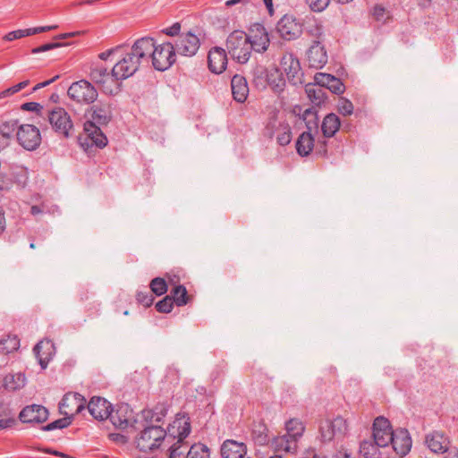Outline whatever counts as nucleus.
Returning <instances> with one entry per match:
<instances>
[{"label":"nucleus","instance_id":"62","mask_svg":"<svg viewBox=\"0 0 458 458\" xmlns=\"http://www.w3.org/2000/svg\"><path fill=\"white\" fill-rule=\"evenodd\" d=\"M29 36H32L35 34L42 33L41 26L40 27H35V28H29L27 29Z\"/></svg>","mask_w":458,"mask_h":458},{"label":"nucleus","instance_id":"64","mask_svg":"<svg viewBox=\"0 0 458 458\" xmlns=\"http://www.w3.org/2000/svg\"><path fill=\"white\" fill-rule=\"evenodd\" d=\"M58 78H59V76H58V75H56V76H55L54 78H52V79H50V80H48V81H46L40 82V83H39V84H40V87H41V88L47 87V86L50 85L52 82H54V81H55L56 79H58Z\"/></svg>","mask_w":458,"mask_h":458},{"label":"nucleus","instance_id":"53","mask_svg":"<svg viewBox=\"0 0 458 458\" xmlns=\"http://www.w3.org/2000/svg\"><path fill=\"white\" fill-rule=\"evenodd\" d=\"M137 301L144 307H149L152 305L154 299L152 295L147 292H139L137 293Z\"/></svg>","mask_w":458,"mask_h":458},{"label":"nucleus","instance_id":"9","mask_svg":"<svg viewBox=\"0 0 458 458\" xmlns=\"http://www.w3.org/2000/svg\"><path fill=\"white\" fill-rule=\"evenodd\" d=\"M16 137L19 144L27 150H35L41 143L38 128L31 124L20 125Z\"/></svg>","mask_w":458,"mask_h":458},{"label":"nucleus","instance_id":"59","mask_svg":"<svg viewBox=\"0 0 458 458\" xmlns=\"http://www.w3.org/2000/svg\"><path fill=\"white\" fill-rule=\"evenodd\" d=\"M82 34V31H72V32H67V33H62L58 34L55 37V39H66L70 38L72 37L79 36Z\"/></svg>","mask_w":458,"mask_h":458},{"label":"nucleus","instance_id":"54","mask_svg":"<svg viewBox=\"0 0 458 458\" xmlns=\"http://www.w3.org/2000/svg\"><path fill=\"white\" fill-rule=\"evenodd\" d=\"M121 51H123V46H117L115 47L110 48L106 51H104L99 54L98 57L101 60H107L113 55H118Z\"/></svg>","mask_w":458,"mask_h":458},{"label":"nucleus","instance_id":"42","mask_svg":"<svg viewBox=\"0 0 458 458\" xmlns=\"http://www.w3.org/2000/svg\"><path fill=\"white\" fill-rule=\"evenodd\" d=\"M12 175L15 182L21 186L25 187L29 181V171L23 166H15L12 170Z\"/></svg>","mask_w":458,"mask_h":458},{"label":"nucleus","instance_id":"7","mask_svg":"<svg viewBox=\"0 0 458 458\" xmlns=\"http://www.w3.org/2000/svg\"><path fill=\"white\" fill-rule=\"evenodd\" d=\"M45 117L47 118L54 131L64 138L70 136L73 124L69 114L62 107L47 110Z\"/></svg>","mask_w":458,"mask_h":458},{"label":"nucleus","instance_id":"12","mask_svg":"<svg viewBox=\"0 0 458 458\" xmlns=\"http://www.w3.org/2000/svg\"><path fill=\"white\" fill-rule=\"evenodd\" d=\"M85 398L78 393H68L64 395L59 403L60 412L72 419L80 413L85 407Z\"/></svg>","mask_w":458,"mask_h":458},{"label":"nucleus","instance_id":"44","mask_svg":"<svg viewBox=\"0 0 458 458\" xmlns=\"http://www.w3.org/2000/svg\"><path fill=\"white\" fill-rule=\"evenodd\" d=\"M151 291L157 296L163 295L167 291V284L161 277L154 278L150 283Z\"/></svg>","mask_w":458,"mask_h":458},{"label":"nucleus","instance_id":"58","mask_svg":"<svg viewBox=\"0 0 458 458\" xmlns=\"http://www.w3.org/2000/svg\"><path fill=\"white\" fill-rule=\"evenodd\" d=\"M109 437L114 442L119 443V444H125L127 442V437L120 433H112L109 435Z\"/></svg>","mask_w":458,"mask_h":458},{"label":"nucleus","instance_id":"11","mask_svg":"<svg viewBox=\"0 0 458 458\" xmlns=\"http://www.w3.org/2000/svg\"><path fill=\"white\" fill-rule=\"evenodd\" d=\"M282 70L286 74L288 81L293 84H301L303 73L297 57L292 53H285L280 61Z\"/></svg>","mask_w":458,"mask_h":458},{"label":"nucleus","instance_id":"8","mask_svg":"<svg viewBox=\"0 0 458 458\" xmlns=\"http://www.w3.org/2000/svg\"><path fill=\"white\" fill-rule=\"evenodd\" d=\"M68 96L81 104H91L98 98V91L95 87L86 80L73 82L68 89Z\"/></svg>","mask_w":458,"mask_h":458},{"label":"nucleus","instance_id":"15","mask_svg":"<svg viewBox=\"0 0 458 458\" xmlns=\"http://www.w3.org/2000/svg\"><path fill=\"white\" fill-rule=\"evenodd\" d=\"M108 418L115 428L122 429L133 426L134 422H136L133 411L127 403L118 405L114 411L111 409Z\"/></svg>","mask_w":458,"mask_h":458},{"label":"nucleus","instance_id":"60","mask_svg":"<svg viewBox=\"0 0 458 458\" xmlns=\"http://www.w3.org/2000/svg\"><path fill=\"white\" fill-rule=\"evenodd\" d=\"M6 228V221L4 216V211L0 207V234H2Z\"/></svg>","mask_w":458,"mask_h":458},{"label":"nucleus","instance_id":"1","mask_svg":"<svg viewBox=\"0 0 458 458\" xmlns=\"http://www.w3.org/2000/svg\"><path fill=\"white\" fill-rule=\"evenodd\" d=\"M165 410L156 408L155 410L143 411V416L149 425L146 426L136 439L137 448L144 453L152 452L160 447L161 444L168 441V438H178V443L189 436L191 432V423L189 418L185 416H177L170 424L167 430H165L159 423L165 416Z\"/></svg>","mask_w":458,"mask_h":458},{"label":"nucleus","instance_id":"39","mask_svg":"<svg viewBox=\"0 0 458 458\" xmlns=\"http://www.w3.org/2000/svg\"><path fill=\"white\" fill-rule=\"evenodd\" d=\"M375 441L364 440L360 445V454L363 458H380V453Z\"/></svg>","mask_w":458,"mask_h":458},{"label":"nucleus","instance_id":"20","mask_svg":"<svg viewBox=\"0 0 458 458\" xmlns=\"http://www.w3.org/2000/svg\"><path fill=\"white\" fill-rule=\"evenodd\" d=\"M48 411L42 405L26 406L20 412V420L24 423H41L47 420Z\"/></svg>","mask_w":458,"mask_h":458},{"label":"nucleus","instance_id":"40","mask_svg":"<svg viewBox=\"0 0 458 458\" xmlns=\"http://www.w3.org/2000/svg\"><path fill=\"white\" fill-rule=\"evenodd\" d=\"M275 138L281 146H286L291 142L292 131L290 125L285 121L283 122Z\"/></svg>","mask_w":458,"mask_h":458},{"label":"nucleus","instance_id":"3","mask_svg":"<svg viewBox=\"0 0 458 458\" xmlns=\"http://www.w3.org/2000/svg\"><path fill=\"white\" fill-rule=\"evenodd\" d=\"M146 43L150 46V51L147 54V64L151 62L153 67L158 71H165L175 62L176 50L173 43L166 42L156 45L153 38L144 37Z\"/></svg>","mask_w":458,"mask_h":458},{"label":"nucleus","instance_id":"43","mask_svg":"<svg viewBox=\"0 0 458 458\" xmlns=\"http://www.w3.org/2000/svg\"><path fill=\"white\" fill-rule=\"evenodd\" d=\"M307 33L316 40H319L324 34L323 26L317 20L310 21L307 26Z\"/></svg>","mask_w":458,"mask_h":458},{"label":"nucleus","instance_id":"13","mask_svg":"<svg viewBox=\"0 0 458 458\" xmlns=\"http://www.w3.org/2000/svg\"><path fill=\"white\" fill-rule=\"evenodd\" d=\"M390 422L384 417H377L373 423V438L377 446L386 447L393 440Z\"/></svg>","mask_w":458,"mask_h":458},{"label":"nucleus","instance_id":"2","mask_svg":"<svg viewBox=\"0 0 458 458\" xmlns=\"http://www.w3.org/2000/svg\"><path fill=\"white\" fill-rule=\"evenodd\" d=\"M150 46L146 43L144 37L137 39L131 47L123 46L119 60L113 67V76L116 80H125L132 76L141 66H148L147 54Z\"/></svg>","mask_w":458,"mask_h":458},{"label":"nucleus","instance_id":"21","mask_svg":"<svg viewBox=\"0 0 458 458\" xmlns=\"http://www.w3.org/2000/svg\"><path fill=\"white\" fill-rule=\"evenodd\" d=\"M209 70L216 73H222L227 65V55L226 51L220 47H215L209 50L208 56Z\"/></svg>","mask_w":458,"mask_h":458},{"label":"nucleus","instance_id":"47","mask_svg":"<svg viewBox=\"0 0 458 458\" xmlns=\"http://www.w3.org/2000/svg\"><path fill=\"white\" fill-rule=\"evenodd\" d=\"M72 422V419L68 416H65L64 418L58 419L49 424H47L46 427H44L45 430H54L56 428H64L68 427Z\"/></svg>","mask_w":458,"mask_h":458},{"label":"nucleus","instance_id":"23","mask_svg":"<svg viewBox=\"0 0 458 458\" xmlns=\"http://www.w3.org/2000/svg\"><path fill=\"white\" fill-rule=\"evenodd\" d=\"M257 73H260V75L264 74L266 76V81L274 92L281 93L284 90L285 87V80L278 69L275 68L267 71L260 67L257 69V71L254 72V75Z\"/></svg>","mask_w":458,"mask_h":458},{"label":"nucleus","instance_id":"52","mask_svg":"<svg viewBox=\"0 0 458 458\" xmlns=\"http://www.w3.org/2000/svg\"><path fill=\"white\" fill-rule=\"evenodd\" d=\"M66 45H67L66 43H57V42L56 43H47V44H44L40 47L33 48L31 50V53L32 54H39V53L49 51V50L58 48V47H61L66 46Z\"/></svg>","mask_w":458,"mask_h":458},{"label":"nucleus","instance_id":"56","mask_svg":"<svg viewBox=\"0 0 458 458\" xmlns=\"http://www.w3.org/2000/svg\"><path fill=\"white\" fill-rule=\"evenodd\" d=\"M181 25L178 22L174 23L172 26L163 30V32L168 36H178L180 34Z\"/></svg>","mask_w":458,"mask_h":458},{"label":"nucleus","instance_id":"17","mask_svg":"<svg viewBox=\"0 0 458 458\" xmlns=\"http://www.w3.org/2000/svg\"><path fill=\"white\" fill-rule=\"evenodd\" d=\"M181 447L182 443H178V440L170 446L168 458H209V449L203 444L192 445L186 457H184L183 452L179 451Z\"/></svg>","mask_w":458,"mask_h":458},{"label":"nucleus","instance_id":"51","mask_svg":"<svg viewBox=\"0 0 458 458\" xmlns=\"http://www.w3.org/2000/svg\"><path fill=\"white\" fill-rule=\"evenodd\" d=\"M27 32H28L27 29L13 30V31L7 33L6 35H4L3 39L5 41H13L15 39H20V38H22L25 37H29V34Z\"/></svg>","mask_w":458,"mask_h":458},{"label":"nucleus","instance_id":"24","mask_svg":"<svg viewBox=\"0 0 458 458\" xmlns=\"http://www.w3.org/2000/svg\"><path fill=\"white\" fill-rule=\"evenodd\" d=\"M411 438L408 430L400 428L393 434V440L390 441L394 450L400 455L407 454L411 447Z\"/></svg>","mask_w":458,"mask_h":458},{"label":"nucleus","instance_id":"36","mask_svg":"<svg viewBox=\"0 0 458 458\" xmlns=\"http://www.w3.org/2000/svg\"><path fill=\"white\" fill-rule=\"evenodd\" d=\"M305 92L309 99L315 105H320L325 100L326 91L316 82L314 84H307L305 86Z\"/></svg>","mask_w":458,"mask_h":458},{"label":"nucleus","instance_id":"14","mask_svg":"<svg viewBox=\"0 0 458 458\" xmlns=\"http://www.w3.org/2000/svg\"><path fill=\"white\" fill-rule=\"evenodd\" d=\"M200 46L199 38L191 32L179 35L174 47L179 55L185 56H193L196 55Z\"/></svg>","mask_w":458,"mask_h":458},{"label":"nucleus","instance_id":"46","mask_svg":"<svg viewBox=\"0 0 458 458\" xmlns=\"http://www.w3.org/2000/svg\"><path fill=\"white\" fill-rule=\"evenodd\" d=\"M174 303V301L171 296H165L163 300L159 301L156 304V309L159 312L169 313L173 310Z\"/></svg>","mask_w":458,"mask_h":458},{"label":"nucleus","instance_id":"16","mask_svg":"<svg viewBox=\"0 0 458 458\" xmlns=\"http://www.w3.org/2000/svg\"><path fill=\"white\" fill-rule=\"evenodd\" d=\"M90 80L99 85L102 88V90L107 94L114 93V86L119 80H116L113 76V70L111 73L107 72V69L105 67H95L92 68L89 73Z\"/></svg>","mask_w":458,"mask_h":458},{"label":"nucleus","instance_id":"6","mask_svg":"<svg viewBox=\"0 0 458 458\" xmlns=\"http://www.w3.org/2000/svg\"><path fill=\"white\" fill-rule=\"evenodd\" d=\"M79 140L85 150L92 147L103 148L108 142L106 136L94 122H86L84 123L83 133L80 136Z\"/></svg>","mask_w":458,"mask_h":458},{"label":"nucleus","instance_id":"35","mask_svg":"<svg viewBox=\"0 0 458 458\" xmlns=\"http://www.w3.org/2000/svg\"><path fill=\"white\" fill-rule=\"evenodd\" d=\"M20 125L17 120H9L1 123L0 125V145L2 148L7 145L8 140L13 134L17 132Z\"/></svg>","mask_w":458,"mask_h":458},{"label":"nucleus","instance_id":"25","mask_svg":"<svg viewBox=\"0 0 458 458\" xmlns=\"http://www.w3.org/2000/svg\"><path fill=\"white\" fill-rule=\"evenodd\" d=\"M314 81L322 89H327L335 94L339 95L344 91V85L341 80L331 74L318 72L314 76Z\"/></svg>","mask_w":458,"mask_h":458},{"label":"nucleus","instance_id":"45","mask_svg":"<svg viewBox=\"0 0 458 458\" xmlns=\"http://www.w3.org/2000/svg\"><path fill=\"white\" fill-rule=\"evenodd\" d=\"M353 105L349 99L344 98H341L339 99L337 104V110L341 114L344 116L351 115L353 113Z\"/></svg>","mask_w":458,"mask_h":458},{"label":"nucleus","instance_id":"18","mask_svg":"<svg viewBox=\"0 0 458 458\" xmlns=\"http://www.w3.org/2000/svg\"><path fill=\"white\" fill-rule=\"evenodd\" d=\"M248 38H250V43H251V49L258 53L265 52L269 46L268 34L264 26L260 24L253 26Z\"/></svg>","mask_w":458,"mask_h":458},{"label":"nucleus","instance_id":"10","mask_svg":"<svg viewBox=\"0 0 458 458\" xmlns=\"http://www.w3.org/2000/svg\"><path fill=\"white\" fill-rule=\"evenodd\" d=\"M276 31L284 40H294L302 33V24L293 15H284L276 24Z\"/></svg>","mask_w":458,"mask_h":458},{"label":"nucleus","instance_id":"29","mask_svg":"<svg viewBox=\"0 0 458 458\" xmlns=\"http://www.w3.org/2000/svg\"><path fill=\"white\" fill-rule=\"evenodd\" d=\"M91 120L98 126L106 125L112 119V111L107 104L93 106L91 107Z\"/></svg>","mask_w":458,"mask_h":458},{"label":"nucleus","instance_id":"5","mask_svg":"<svg viewBox=\"0 0 458 458\" xmlns=\"http://www.w3.org/2000/svg\"><path fill=\"white\" fill-rule=\"evenodd\" d=\"M348 432L347 420L342 416L324 418L318 422V437L321 442L328 443L344 438Z\"/></svg>","mask_w":458,"mask_h":458},{"label":"nucleus","instance_id":"26","mask_svg":"<svg viewBox=\"0 0 458 458\" xmlns=\"http://www.w3.org/2000/svg\"><path fill=\"white\" fill-rule=\"evenodd\" d=\"M429 450L436 454H444L449 448L450 441L445 434L434 431L426 437L425 440Z\"/></svg>","mask_w":458,"mask_h":458},{"label":"nucleus","instance_id":"61","mask_svg":"<svg viewBox=\"0 0 458 458\" xmlns=\"http://www.w3.org/2000/svg\"><path fill=\"white\" fill-rule=\"evenodd\" d=\"M262 1L268 11V13L270 15H273V13H274L273 0H262Z\"/></svg>","mask_w":458,"mask_h":458},{"label":"nucleus","instance_id":"50","mask_svg":"<svg viewBox=\"0 0 458 458\" xmlns=\"http://www.w3.org/2000/svg\"><path fill=\"white\" fill-rule=\"evenodd\" d=\"M310 9L314 12H322L329 4L330 0H306Z\"/></svg>","mask_w":458,"mask_h":458},{"label":"nucleus","instance_id":"57","mask_svg":"<svg viewBox=\"0 0 458 458\" xmlns=\"http://www.w3.org/2000/svg\"><path fill=\"white\" fill-rule=\"evenodd\" d=\"M4 416H8V413L6 411L4 412ZM15 422V420L13 417H6L4 419L0 420V430L12 427Z\"/></svg>","mask_w":458,"mask_h":458},{"label":"nucleus","instance_id":"48","mask_svg":"<svg viewBox=\"0 0 458 458\" xmlns=\"http://www.w3.org/2000/svg\"><path fill=\"white\" fill-rule=\"evenodd\" d=\"M21 109L25 111H31L35 112L37 114H38L40 117H45L46 115V109L37 102H27L21 105Z\"/></svg>","mask_w":458,"mask_h":458},{"label":"nucleus","instance_id":"41","mask_svg":"<svg viewBox=\"0 0 458 458\" xmlns=\"http://www.w3.org/2000/svg\"><path fill=\"white\" fill-rule=\"evenodd\" d=\"M171 297L177 306L187 304L188 294L186 288L183 285L175 286L171 292Z\"/></svg>","mask_w":458,"mask_h":458},{"label":"nucleus","instance_id":"28","mask_svg":"<svg viewBox=\"0 0 458 458\" xmlns=\"http://www.w3.org/2000/svg\"><path fill=\"white\" fill-rule=\"evenodd\" d=\"M246 454V446L243 443L234 440H226L221 447L223 458H243Z\"/></svg>","mask_w":458,"mask_h":458},{"label":"nucleus","instance_id":"63","mask_svg":"<svg viewBox=\"0 0 458 458\" xmlns=\"http://www.w3.org/2000/svg\"><path fill=\"white\" fill-rule=\"evenodd\" d=\"M385 13V8L382 6H375L374 7V15L379 17L382 16Z\"/></svg>","mask_w":458,"mask_h":458},{"label":"nucleus","instance_id":"33","mask_svg":"<svg viewBox=\"0 0 458 458\" xmlns=\"http://www.w3.org/2000/svg\"><path fill=\"white\" fill-rule=\"evenodd\" d=\"M284 428L286 430V435H288V437L295 439L297 443L303 436V433L305 431L304 423L300 419L296 418L290 419L287 421H285Z\"/></svg>","mask_w":458,"mask_h":458},{"label":"nucleus","instance_id":"38","mask_svg":"<svg viewBox=\"0 0 458 458\" xmlns=\"http://www.w3.org/2000/svg\"><path fill=\"white\" fill-rule=\"evenodd\" d=\"M52 348H53V344L51 343V341L47 340V341H40L39 343H38L35 345V347L33 349V351L36 354V357L38 359L39 364L42 369L47 368L48 360H49L47 356H48V354H50V352H48L47 355H45V353L41 354V352L44 349L50 351Z\"/></svg>","mask_w":458,"mask_h":458},{"label":"nucleus","instance_id":"19","mask_svg":"<svg viewBox=\"0 0 458 458\" xmlns=\"http://www.w3.org/2000/svg\"><path fill=\"white\" fill-rule=\"evenodd\" d=\"M307 60L315 69H320L327 63V54L320 40H314L307 52Z\"/></svg>","mask_w":458,"mask_h":458},{"label":"nucleus","instance_id":"49","mask_svg":"<svg viewBox=\"0 0 458 458\" xmlns=\"http://www.w3.org/2000/svg\"><path fill=\"white\" fill-rule=\"evenodd\" d=\"M1 344L3 345V348L6 350L7 352H10L19 348L20 341L17 338V336H9L7 339L2 340Z\"/></svg>","mask_w":458,"mask_h":458},{"label":"nucleus","instance_id":"30","mask_svg":"<svg viewBox=\"0 0 458 458\" xmlns=\"http://www.w3.org/2000/svg\"><path fill=\"white\" fill-rule=\"evenodd\" d=\"M307 131H303L296 141L297 153L301 157L310 155L314 148V137L311 134V128L308 126Z\"/></svg>","mask_w":458,"mask_h":458},{"label":"nucleus","instance_id":"32","mask_svg":"<svg viewBox=\"0 0 458 458\" xmlns=\"http://www.w3.org/2000/svg\"><path fill=\"white\" fill-rule=\"evenodd\" d=\"M341 125L339 117L331 113L325 116L323 119L322 124H321V130L323 132V135L326 138H331L333 137L336 131L339 130Z\"/></svg>","mask_w":458,"mask_h":458},{"label":"nucleus","instance_id":"27","mask_svg":"<svg viewBox=\"0 0 458 458\" xmlns=\"http://www.w3.org/2000/svg\"><path fill=\"white\" fill-rule=\"evenodd\" d=\"M231 88L233 98L239 103H243L249 94V87L246 79L242 75H234L232 78Z\"/></svg>","mask_w":458,"mask_h":458},{"label":"nucleus","instance_id":"37","mask_svg":"<svg viewBox=\"0 0 458 458\" xmlns=\"http://www.w3.org/2000/svg\"><path fill=\"white\" fill-rule=\"evenodd\" d=\"M284 121L278 119L277 112H273L265 126L264 136L268 139L275 138Z\"/></svg>","mask_w":458,"mask_h":458},{"label":"nucleus","instance_id":"22","mask_svg":"<svg viewBox=\"0 0 458 458\" xmlns=\"http://www.w3.org/2000/svg\"><path fill=\"white\" fill-rule=\"evenodd\" d=\"M112 405L105 398L94 396L88 404L89 413L98 420H103L110 415Z\"/></svg>","mask_w":458,"mask_h":458},{"label":"nucleus","instance_id":"31","mask_svg":"<svg viewBox=\"0 0 458 458\" xmlns=\"http://www.w3.org/2000/svg\"><path fill=\"white\" fill-rule=\"evenodd\" d=\"M272 445L276 452H284L288 454H294L298 448V443L295 439L288 437V435L286 434L275 437Z\"/></svg>","mask_w":458,"mask_h":458},{"label":"nucleus","instance_id":"34","mask_svg":"<svg viewBox=\"0 0 458 458\" xmlns=\"http://www.w3.org/2000/svg\"><path fill=\"white\" fill-rule=\"evenodd\" d=\"M26 384L25 375L18 373H9L4 377V386L8 391H16L21 389Z\"/></svg>","mask_w":458,"mask_h":458},{"label":"nucleus","instance_id":"55","mask_svg":"<svg viewBox=\"0 0 458 458\" xmlns=\"http://www.w3.org/2000/svg\"><path fill=\"white\" fill-rule=\"evenodd\" d=\"M30 84V81H23L14 86H12L10 88H8L6 90H5V93L7 95H13L14 93H17L19 92L20 90H21L22 89H24L25 87H27L28 85Z\"/></svg>","mask_w":458,"mask_h":458},{"label":"nucleus","instance_id":"4","mask_svg":"<svg viewBox=\"0 0 458 458\" xmlns=\"http://www.w3.org/2000/svg\"><path fill=\"white\" fill-rule=\"evenodd\" d=\"M226 49L233 59L239 64H246L251 55V43L248 35L242 30H233L226 39Z\"/></svg>","mask_w":458,"mask_h":458}]
</instances>
